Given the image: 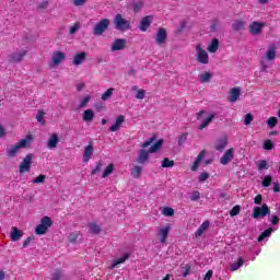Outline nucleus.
<instances>
[{"mask_svg": "<svg viewBox=\"0 0 280 280\" xmlns=\"http://www.w3.org/2000/svg\"><path fill=\"white\" fill-rule=\"evenodd\" d=\"M253 120H254L253 115H252V114H246V115H245L244 125H245V126H249Z\"/></svg>", "mask_w": 280, "mask_h": 280, "instance_id": "55", "label": "nucleus"}, {"mask_svg": "<svg viewBox=\"0 0 280 280\" xmlns=\"http://www.w3.org/2000/svg\"><path fill=\"white\" fill-rule=\"evenodd\" d=\"M126 39L125 38H117L114 40L112 45V51H121L125 49L126 46Z\"/></svg>", "mask_w": 280, "mask_h": 280, "instance_id": "18", "label": "nucleus"}, {"mask_svg": "<svg viewBox=\"0 0 280 280\" xmlns=\"http://www.w3.org/2000/svg\"><path fill=\"white\" fill-rule=\"evenodd\" d=\"M243 265H244V259L242 257L237 258V260L233 262V265L231 266V271H237Z\"/></svg>", "mask_w": 280, "mask_h": 280, "instance_id": "38", "label": "nucleus"}, {"mask_svg": "<svg viewBox=\"0 0 280 280\" xmlns=\"http://www.w3.org/2000/svg\"><path fill=\"white\" fill-rule=\"evenodd\" d=\"M94 118H95V113L93 109H86L82 114V120L85 122H91L94 120Z\"/></svg>", "mask_w": 280, "mask_h": 280, "instance_id": "27", "label": "nucleus"}, {"mask_svg": "<svg viewBox=\"0 0 280 280\" xmlns=\"http://www.w3.org/2000/svg\"><path fill=\"white\" fill-rule=\"evenodd\" d=\"M130 258V254H125L122 257L117 258L113 261L112 264V269L116 268L119 265H122L126 260H128Z\"/></svg>", "mask_w": 280, "mask_h": 280, "instance_id": "31", "label": "nucleus"}, {"mask_svg": "<svg viewBox=\"0 0 280 280\" xmlns=\"http://www.w3.org/2000/svg\"><path fill=\"white\" fill-rule=\"evenodd\" d=\"M190 270H191V266L190 265H185L183 267V277L187 278L190 273Z\"/></svg>", "mask_w": 280, "mask_h": 280, "instance_id": "52", "label": "nucleus"}, {"mask_svg": "<svg viewBox=\"0 0 280 280\" xmlns=\"http://www.w3.org/2000/svg\"><path fill=\"white\" fill-rule=\"evenodd\" d=\"M27 55V50H21L20 52H13L9 55V62L18 63L22 62Z\"/></svg>", "mask_w": 280, "mask_h": 280, "instance_id": "12", "label": "nucleus"}, {"mask_svg": "<svg viewBox=\"0 0 280 280\" xmlns=\"http://www.w3.org/2000/svg\"><path fill=\"white\" fill-rule=\"evenodd\" d=\"M209 177V174L208 173H202L199 175V182L200 183H203L205 180H207Z\"/></svg>", "mask_w": 280, "mask_h": 280, "instance_id": "61", "label": "nucleus"}, {"mask_svg": "<svg viewBox=\"0 0 280 280\" xmlns=\"http://www.w3.org/2000/svg\"><path fill=\"white\" fill-rule=\"evenodd\" d=\"M163 215L164 217H173L174 215V210H173V208H171V207H165L164 209H163Z\"/></svg>", "mask_w": 280, "mask_h": 280, "instance_id": "50", "label": "nucleus"}, {"mask_svg": "<svg viewBox=\"0 0 280 280\" xmlns=\"http://www.w3.org/2000/svg\"><path fill=\"white\" fill-rule=\"evenodd\" d=\"M209 224H210L209 221H205L203 223H201V225L196 231L195 236L196 237L202 236V234L208 230Z\"/></svg>", "mask_w": 280, "mask_h": 280, "instance_id": "30", "label": "nucleus"}, {"mask_svg": "<svg viewBox=\"0 0 280 280\" xmlns=\"http://www.w3.org/2000/svg\"><path fill=\"white\" fill-rule=\"evenodd\" d=\"M233 159H235V149L231 148L224 152L220 159L221 165H228Z\"/></svg>", "mask_w": 280, "mask_h": 280, "instance_id": "11", "label": "nucleus"}, {"mask_svg": "<svg viewBox=\"0 0 280 280\" xmlns=\"http://www.w3.org/2000/svg\"><path fill=\"white\" fill-rule=\"evenodd\" d=\"M206 151H200L198 156L196 158L192 167H190V171L196 172L198 170V166H200L201 161L205 159Z\"/></svg>", "mask_w": 280, "mask_h": 280, "instance_id": "24", "label": "nucleus"}, {"mask_svg": "<svg viewBox=\"0 0 280 280\" xmlns=\"http://www.w3.org/2000/svg\"><path fill=\"white\" fill-rule=\"evenodd\" d=\"M240 211H241V206H234L232 208V210L230 211V215L233 218V217H236L240 214Z\"/></svg>", "mask_w": 280, "mask_h": 280, "instance_id": "51", "label": "nucleus"}, {"mask_svg": "<svg viewBox=\"0 0 280 280\" xmlns=\"http://www.w3.org/2000/svg\"><path fill=\"white\" fill-rule=\"evenodd\" d=\"M145 97V91L143 89L138 90L136 94L137 100H143Z\"/></svg>", "mask_w": 280, "mask_h": 280, "instance_id": "56", "label": "nucleus"}, {"mask_svg": "<svg viewBox=\"0 0 280 280\" xmlns=\"http://www.w3.org/2000/svg\"><path fill=\"white\" fill-rule=\"evenodd\" d=\"M215 118V114L211 113L209 116L199 125V130H203L207 126L211 125L213 119Z\"/></svg>", "mask_w": 280, "mask_h": 280, "instance_id": "28", "label": "nucleus"}, {"mask_svg": "<svg viewBox=\"0 0 280 280\" xmlns=\"http://www.w3.org/2000/svg\"><path fill=\"white\" fill-rule=\"evenodd\" d=\"M240 96H241V88H232L230 90V96L228 100L230 103L234 104L238 101Z\"/></svg>", "mask_w": 280, "mask_h": 280, "instance_id": "20", "label": "nucleus"}, {"mask_svg": "<svg viewBox=\"0 0 280 280\" xmlns=\"http://www.w3.org/2000/svg\"><path fill=\"white\" fill-rule=\"evenodd\" d=\"M91 101V96L86 95L85 97H83L79 104V108H84L86 107V105L89 104V102Z\"/></svg>", "mask_w": 280, "mask_h": 280, "instance_id": "47", "label": "nucleus"}, {"mask_svg": "<svg viewBox=\"0 0 280 280\" xmlns=\"http://www.w3.org/2000/svg\"><path fill=\"white\" fill-rule=\"evenodd\" d=\"M85 60H86V52L81 51V52L74 55V59H72V65L78 67V66L82 65L83 62H85Z\"/></svg>", "mask_w": 280, "mask_h": 280, "instance_id": "22", "label": "nucleus"}, {"mask_svg": "<svg viewBox=\"0 0 280 280\" xmlns=\"http://www.w3.org/2000/svg\"><path fill=\"white\" fill-rule=\"evenodd\" d=\"M254 202L257 206H260L262 202V195H256V197L254 198Z\"/></svg>", "mask_w": 280, "mask_h": 280, "instance_id": "60", "label": "nucleus"}, {"mask_svg": "<svg viewBox=\"0 0 280 280\" xmlns=\"http://www.w3.org/2000/svg\"><path fill=\"white\" fill-rule=\"evenodd\" d=\"M266 26L265 22H252L248 25V32L254 35L258 36L262 33L264 27Z\"/></svg>", "mask_w": 280, "mask_h": 280, "instance_id": "9", "label": "nucleus"}, {"mask_svg": "<svg viewBox=\"0 0 280 280\" xmlns=\"http://www.w3.org/2000/svg\"><path fill=\"white\" fill-rule=\"evenodd\" d=\"M213 78V74L211 72H205V73H200L198 75L199 82L200 83H208L211 82V79Z\"/></svg>", "mask_w": 280, "mask_h": 280, "instance_id": "29", "label": "nucleus"}, {"mask_svg": "<svg viewBox=\"0 0 280 280\" xmlns=\"http://www.w3.org/2000/svg\"><path fill=\"white\" fill-rule=\"evenodd\" d=\"M66 60V54L62 51H55L51 57V66H59Z\"/></svg>", "mask_w": 280, "mask_h": 280, "instance_id": "14", "label": "nucleus"}, {"mask_svg": "<svg viewBox=\"0 0 280 280\" xmlns=\"http://www.w3.org/2000/svg\"><path fill=\"white\" fill-rule=\"evenodd\" d=\"M52 220L49 217H43L42 223L35 228L36 235H45L48 229L51 228Z\"/></svg>", "mask_w": 280, "mask_h": 280, "instance_id": "4", "label": "nucleus"}, {"mask_svg": "<svg viewBox=\"0 0 280 280\" xmlns=\"http://www.w3.org/2000/svg\"><path fill=\"white\" fill-rule=\"evenodd\" d=\"M89 229H90V232L93 234L101 233V228L96 223H90Z\"/></svg>", "mask_w": 280, "mask_h": 280, "instance_id": "45", "label": "nucleus"}, {"mask_svg": "<svg viewBox=\"0 0 280 280\" xmlns=\"http://www.w3.org/2000/svg\"><path fill=\"white\" fill-rule=\"evenodd\" d=\"M271 183H272V176L271 175H267L265 176L264 180H262V186L265 188H268L271 186Z\"/></svg>", "mask_w": 280, "mask_h": 280, "instance_id": "46", "label": "nucleus"}, {"mask_svg": "<svg viewBox=\"0 0 280 280\" xmlns=\"http://www.w3.org/2000/svg\"><path fill=\"white\" fill-rule=\"evenodd\" d=\"M174 166V161H171L168 158H165L162 161V168H172Z\"/></svg>", "mask_w": 280, "mask_h": 280, "instance_id": "44", "label": "nucleus"}, {"mask_svg": "<svg viewBox=\"0 0 280 280\" xmlns=\"http://www.w3.org/2000/svg\"><path fill=\"white\" fill-rule=\"evenodd\" d=\"M196 51H197V55H196L197 62L201 65H208L209 56L207 51L201 47V44H197Z\"/></svg>", "mask_w": 280, "mask_h": 280, "instance_id": "7", "label": "nucleus"}, {"mask_svg": "<svg viewBox=\"0 0 280 280\" xmlns=\"http://www.w3.org/2000/svg\"><path fill=\"white\" fill-rule=\"evenodd\" d=\"M59 142H60V138L58 133H52L50 138H48L47 140V149L52 150L58 148Z\"/></svg>", "mask_w": 280, "mask_h": 280, "instance_id": "16", "label": "nucleus"}, {"mask_svg": "<svg viewBox=\"0 0 280 280\" xmlns=\"http://www.w3.org/2000/svg\"><path fill=\"white\" fill-rule=\"evenodd\" d=\"M245 25H246V22H245V21H243V20H235V21L232 23V28H233L235 32H238V31H242Z\"/></svg>", "mask_w": 280, "mask_h": 280, "instance_id": "32", "label": "nucleus"}, {"mask_svg": "<svg viewBox=\"0 0 280 280\" xmlns=\"http://www.w3.org/2000/svg\"><path fill=\"white\" fill-rule=\"evenodd\" d=\"M23 231L19 230L18 228H11L10 240L11 242H18L21 237H23Z\"/></svg>", "mask_w": 280, "mask_h": 280, "instance_id": "21", "label": "nucleus"}, {"mask_svg": "<svg viewBox=\"0 0 280 280\" xmlns=\"http://www.w3.org/2000/svg\"><path fill=\"white\" fill-rule=\"evenodd\" d=\"M104 167V161L100 160L98 162H96L95 168L92 171V176L96 175L97 172H100L102 168Z\"/></svg>", "mask_w": 280, "mask_h": 280, "instance_id": "43", "label": "nucleus"}, {"mask_svg": "<svg viewBox=\"0 0 280 280\" xmlns=\"http://www.w3.org/2000/svg\"><path fill=\"white\" fill-rule=\"evenodd\" d=\"M154 42L159 46H161L163 44H166V42H167V31H166V28H164V27L159 28L158 34H155Z\"/></svg>", "mask_w": 280, "mask_h": 280, "instance_id": "10", "label": "nucleus"}, {"mask_svg": "<svg viewBox=\"0 0 280 280\" xmlns=\"http://www.w3.org/2000/svg\"><path fill=\"white\" fill-rule=\"evenodd\" d=\"M32 140H34V136L27 135L26 139H22L18 141L15 144H12L10 148L7 149V158L15 159L19 153V150L23 148H28Z\"/></svg>", "mask_w": 280, "mask_h": 280, "instance_id": "1", "label": "nucleus"}, {"mask_svg": "<svg viewBox=\"0 0 280 280\" xmlns=\"http://www.w3.org/2000/svg\"><path fill=\"white\" fill-rule=\"evenodd\" d=\"M114 91H115L114 88L107 89V90L102 94L101 100L104 101V102L109 101L110 97H112V95H113V93H114Z\"/></svg>", "mask_w": 280, "mask_h": 280, "instance_id": "37", "label": "nucleus"}, {"mask_svg": "<svg viewBox=\"0 0 280 280\" xmlns=\"http://www.w3.org/2000/svg\"><path fill=\"white\" fill-rule=\"evenodd\" d=\"M115 30L119 32H126L131 30L130 21L126 20L121 13H117L113 20Z\"/></svg>", "mask_w": 280, "mask_h": 280, "instance_id": "3", "label": "nucleus"}, {"mask_svg": "<svg viewBox=\"0 0 280 280\" xmlns=\"http://www.w3.org/2000/svg\"><path fill=\"white\" fill-rule=\"evenodd\" d=\"M200 199V192L199 191H195L192 194V196H190V200L196 201Z\"/></svg>", "mask_w": 280, "mask_h": 280, "instance_id": "62", "label": "nucleus"}, {"mask_svg": "<svg viewBox=\"0 0 280 280\" xmlns=\"http://www.w3.org/2000/svg\"><path fill=\"white\" fill-rule=\"evenodd\" d=\"M267 125L269 128H275L277 125H278V119L277 117H270L268 120H267Z\"/></svg>", "mask_w": 280, "mask_h": 280, "instance_id": "48", "label": "nucleus"}, {"mask_svg": "<svg viewBox=\"0 0 280 280\" xmlns=\"http://www.w3.org/2000/svg\"><path fill=\"white\" fill-rule=\"evenodd\" d=\"M273 232L272 228H268L266 229L262 233H260V235L258 236L257 241L258 243L264 242L265 238L269 237L271 235V233Z\"/></svg>", "mask_w": 280, "mask_h": 280, "instance_id": "33", "label": "nucleus"}, {"mask_svg": "<svg viewBox=\"0 0 280 280\" xmlns=\"http://www.w3.org/2000/svg\"><path fill=\"white\" fill-rule=\"evenodd\" d=\"M264 149L267 151H271L273 149V142L272 140H267L264 143Z\"/></svg>", "mask_w": 280, "mask_h": 280, "instance_id": "54", "label": "nucleus"}, {"mask_svg": "<svg viewBox=\"0 0 280 280\" xmlns=\"http://www.w3.org/2000/svg\"><path fill=\"white\" fill-rule=\"evenodd\" d=\"M271 213L270 207H268L266 203L262 206H257L254 208L253 212V218L254 219H259V218H265L266 215H269Z\"/></svg>", "mask_w": 280, "mask_h": 280, "instance_id": "6", "label": "nucleus"}, {"mask_svg": "<svg viewBox=\"0 0 280 280\" xmlns=\"http://www.w3.org/2000/svg\"><path fill=\"white\" fill-rule=\"evenodd\" d=\"M124 121L125 117L122 115L118 116L115 124L109 128L110 132H117L120 129Z\"/></svg>", "mask_w": 280, "mask_h": 280, "instance_id": "25", "label": "nucleus"}, {"mask_svg": "<svg viewBox=\"0 0 280 280\" xmlns=\"http://www.w3.org/2000/svg\"><path fill=\"white\" fill-rule=\"evenodd\" d=\"M79 30V22H75L74 25L70 27L69 34L74 35Z\"/></svg>", "mask_w": 280, "mask_h": 280, "instance_id": "58", "label": "nucleus"}, {"mask_svg": "<svg viewBox=\"0 0 280 280\" xmlns=\"http://www.w3.org/2000/svg\"><path fill=\"white\" fill-rule=\"evenodd\" d=\"M143 173V167L141 165H135L133 167L130 168V175L135 179L141 178Z\"/></svg>", "mask_w": 280, "mask_h": 280, "instance_id": "23", "label": "nucleus"}, {"mask_svg": "<svg viewBox=\"0 0 280 280\" xmlns=\"http://www.w3.org/2000/svg\"><path fill=\"white\" fill-rule=\"evenodd\" d=\"M94 151H95V149H94L93 144H88L85 147V151H83V155H82L83 163H88L90 161V159L93 158Z\"/></svg>", "mask_w": 280, "mask_h": 280, "instance_id": "15", "label": "nucleus"}, {"mask_svg": "<svg viewBox=\"0 0 280 280\" xmlns=\"http://www.w3.org/2000/svg\"><path fill=\"white\" fill-rule=\"evenodd\" d=\"M51 280H61V270L56 269L55 272L51 275Z\"/></svg>", "mask_w": 280, "mask_h": 280, "instance_id": "53", "label": "nucleus"}, {"mask_svg": "<svg viewBox=\"0 0 280 280\" xmlns=\"http://www.w3.org/2000/svg\"><path fill=\"white\" fill-rule=\"evenodd\" d=\"M45 110L39 109L37 110L36 120L37 122L42 124V126H46L47 121L45 120Z\"/></svg>", "mask_w": 280, "mask_h": 280, "instance_id": "34", "label": "nucleus"}, {"mask_svg": "<svg viewBox=\"0 0 280 280\" xmlns=\"http://www.w3.org/2000/svg\"><path fill=\"white\" fill-rule=\"evenodd\" d=\"M33 156L32 154H27L26 156H24V159L22 160V162L19 165V173L20 174H24V173H28L32 166V161H33Z\"/></svg>", "mask_w": 280, "mask_h": 280, "instance_id": "8", "label": "nucleus"}, {"mask_svg": "<svg viewBox=\"0 0 280 280\" xmlns=\"http://www.w3.org/2000/svg\"><path fill=\"white\" fill-rule=\"evenodd\" d=\"M212 277H213V270L209 269L206 273L205 280H211Z\"/></svg>", "mask_w": 280, "mask_h": 280, "instance_id": "63", "label": "nucleus"}, {"mask_svg": "<svg viewBox=\"0 0 280 280\" xmlns=\"http://www.w3.org/2000/svg\"><path fill=\"white\" fill-rule=\"evenodd\" d=\"M218 49H219V39L213 38L211 40V44L208 46V51H210L211 54H214L215 51H218Z\"/></svg>", "mask_w": 280, "mask_h": 280, "instance_id": "35", "label": "nucleus"}, {"mask_svg": "<svg viewBox=\"0 0 280 280\" xmlns=\"http://www.w3.org/2000/svg\"><path fill=\"white\" fill-rule=\"evenodd\" d=\"M278 222H279V217L272 215L271 219H270V223H271L272 225H277Z\"/></svg>", "mask_w": 280, "mask_h": 280, "instance_id": "64", "label": "nucleus"}, {"mask_svg": "<svg viewBox=\"0 0 280 280\" xmlns=\"http://www.w3.org/2000/svg\"><path fill=\"white\" fill-rule=\"evenodd\" d=\"M47 176L45 174H40L33 179V184H45Z\"/></svg>", "mask_w": 280, "mask_h": 280, "instance_id": "42", "label": "nucleus"}, {"mask_svg": "<svg viewBox=\"0 0 280 280\" xmlns=\"http://www.w3.org/2000/svg\"><path fill=\"white\" fill-rule=\"evenodd\" d=\"M277 57V47L275 44H271L268 49H267V52L265 55V59L267 61H273Z\"/></svg>", "mask_w": 280, "mask_h": 280, "instance_id": "19", "label": "nucleus"}, {"mask_svg": "<svg viewBox=\"0 0 280 280\" xmlns=\"http://www.w3.org/2000/svg\"><path fill=\"white\" fill-rule=\"evenodd\" d=\"M113 171H114V164L110 163L109 165H107V166L105 167L102 177H103V178H107L109 175L113 174Z\"/></svg>", "mask_w": 280, "mask_h": 280, "instance_id": "39", "label": "nucleus"}, {"mask_svg": "<svg viewBox=\"0 0 280 280\" xmlns=\"http://www.w3.org/2000/svg\"><path fill=\"white\" fill-rule=\"evenodd\" d=\"M110 21L108 19H103L94 25L93 35L101 36L103 35L109 27Z\"/></svg>", "mask_w": 280, "mask_h": 280, "instance_id": "5", "label": "nucleus"}, {"mask_svg": "<svg viewBox=\"0 0 280 280\" xmlns=\"http://www.w3.org/2000/svg\"><path fill=\"white\" fill-rule=\"evenodd\" d=\"M228 137L223 136L219 140H217V142H214V149L219 152H223L224 149L228 147Z\"/></svg>", "mask_w": 280, "mask_h": 280, "instance_id": "17", "label": "nucleus"}, {"mask_svg": "<svg viewBox=\"0 0 280 280\" xmlns=\"http://www.w3.org/2000/svg\"><path fill=\"white\" fill-rule=\"evenodd\" d=\"M142 8H144V2L142 0H139L138 2H133V12L137 14L139 13Z\"/></svg>", "mask_w": 280, "mask_h": 280, "instance_id": "41", "label": "nucleus"}, {"mask_svg": "<svg viewBox=\"0 0 280 280\" xmlns=\"http://www.w3.org/2000/svg\"><path fill=\"white\" fill-rule=\"evenodd\" d=\"M78 237H79L78 233H71L68 237L69 243L74 244L77 242Z\"/></svg>", "mask_w": 280, "mask_h": 280, "instance_id": "57", "label": "nucleus"}, {"mask_svg": "<svg viewBox=\"0 0 280 280\" xmlns=\"http://www.w3.org/2000/svg\"><path fill=\"white\" fill-rule=\"evenodd\" d=\"M163 140L155 141L149 151L140 150L138 153L137 163L145 164L149 161V153H155L162 148Z\"/></svg>", "mask_w": 280, "mask_h": 280, "instance_id": "2", "label": "nucleus"}, {"mask_svg": "<svg viewBox=\"0 0 280 280\" xmlns=\"http://www.w3.org/2000/svg\"><path fill=\"white\" fill-rule=\"evenodd\" d=\"M170 231H171V226L170 225L166 226V228H161L160 229L159 234L161 236V244H166Z\"/></svg>", "mask_w": 280, "mask_h": 280, "instance_id": "26", "label": "nucleus"}, {"mask_svg": "<svg viewBox=\"0 0 280 280\" xmlns=\"http://www.w3.org/2000/svg\"><path fill=\"white\" fill-rule=\"evenodd\" d=\"M188 136H189L188 132H184V133L179 135L178 140H177L178 147H183V144L185 142H187Z\"/></svg>", "mask_w": 280, "mask_h": 280, "instance_id": "40", "label": "nucleus"}, {"mask_svg": "<svg viewBox=\"0 0 280 280\" xmlns=\"http://www.w3.org/2000/svg\"><path fill=\"white\" fill-rule=\"evenodd\" d=\"M155 140H156V137L153 136L149 140L142 142L141 148H149L150 145H152L154 143Z\"/></svg>", "mask_w": 280, "mask_h": 280, "instance_id": "49", "label": "nucleus"}, {"mask_svg": "<svg viewBox=\"0 0 280 280\" xmlns=\"http://www.w3.org/2000/svg\"><path fill=\"white\" fill-rule=\"evenodd\" d=\"M49 5V2L46 0L37 5V10H46Z\"/></svg>", "mask_w": 280, "mask_h": 280, "instance_id": "59", "label": "nucleus"}, {"mask_svg": "<svg viewBox=\"0 0 280 280\" xmlns=\"http://www.w3.org/2000/svg\"><path fill=\"white\" fill-rule=\"evenodd\" d=\"M152 22H153V15H147L142 18L140 21L139 30L142 32H147L150 25H152Z\"/></svg>", "mask_w": 280, "mask_h": 280, "instance_id": "13", "label": "nucleus"}, {"mask_svg": "<svg viewBox=\"0 0 280 280\" xmlns=\"http://www.w3.org/2000/svg\"><path fill=\"white\" fill-rule=\"evenodd\" d=\"M270 165H268V162L265 160H260L257 162V170L259 173H262L264 170H269Z\"/></svg>", "mask_w": 280, "mask_h": 280, "instance_id": "36", "label": "nucleus"}]
</instances>
